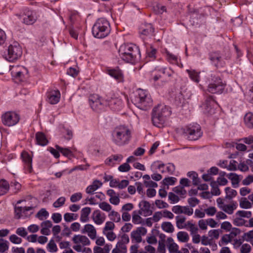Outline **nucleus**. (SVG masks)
I'll list each match as a JSON object with an SVG mask.
<instances>
[{"mask_svg":"<svg viewBox=\"0 0 253 253\" xmlns=\"http://www.w3.org/2000/svg\"><path fill=\"white\" fill-rule=\"evenodd\" d=\"M170 108L165 105H159L153 109L152 121L154 126L161 127L165 123L167 118L171 115Z\"/></svg>","mask_w":253,"mask_h":253,"instance_id":"1","label":"nucleus"},{"mask_svg":"<svg viewBox=\"0 0 253 253\" xmlns=\"http://www.w3.org/2000/svg\"><path fill=\"white\" fill-rule=\"evenodd\" d=\"M112 141L118 146L127 144L131 138V131L125 126H120L114 128L112 133Z\"/></svg>","mask_w":253,"mask_h":253,"instance_id":"2","label":"nucleus"},{"mask_svg":"<svg viewBox=\"0 0 253 253\" xmlns=\"http://www.w3.org/2000/svg\"><path fill=\"white\" fill-rule=\"evenodd\" d=\"M132 102L138 108L146 110L152 105V100L146 90L139 89L137 94L132 99Z\"/></svg>","mask_w":253,"mask_h":253,"instance_id":"3","label":"nucleus"},{"mask_svg":"<svg viewBox=\"0 0 253 253\" xmlns=\"http://www.w3.org/2000/svg\"><path fill=\"white\" fill-rule=\"evenodd\" d=\"M111 31L110 24L105 18L98 19L94 24L92 33L94 37L101 39L107 36Z\"/></svg>","mask_w":253,"mask_h":253,"instance_id":"4","label":"nucleus"},{"mask_svg":"<svg viewBox=\"0 0 253 253\" xmlns=\"http://www.w3.org/2000/svg\"><path fill=\"white\" fill-rule=\"evenodd\" d=\"M121 58L128 63L133 64L138 54L137 48L134 45L124 44L122 45L119 50Z\"/></svg>","mask_w":253,"mask_h":253,"instance_id":"5","label":"nucleus"},{"mask_svg":"<svg viewBox=\"0 0 253 253\" xmlns=\"http://www.w3.org/2000/svg\"><path fill=\"white\" fill-rule=\"evenodd\" d=\"M211 83L209 84L207 90L211 93H222L226 84L219 77L211 75Z\"/></svg>","mask_w":253,"mask_h":253,"instance_id":"6","label":"nucleus"},{"mask_svg":"<svg viewBox=\"0 0 253 253\" xmlns=\"http://www.w3.org/2000/svg\"><path fill=\"white\" fill-rule=\"evenodd\" d=\"M22 54V48L18 42H14L8 46L5 58L10 62H13L18 59Z\"/></svg>","mask_w":253,"mask_h":253,"instance_id":"7","label":"nucleus"},{"mask_svg":"<svg viewBox=\"0 0 253 253\" xmlns=\"http://www.w3.org/2000/svg\"><path fill=\"white\" fill-rule=\"evenodd\" d=\"M183 132L190 140H196L202 134L201 126L197 124L190 125L184 128Z\"/></svg>","mask_w":253,"mask_h":253,"instance_id":"8","label":"nucleus"},{"mask_svg":"<svg viewBox=\"0 0 253 253\" xmlns=\"http://www.w3.org/2000/svg\"><path fill=\"white\" fill-rule=\"evenodd\" d=\"M10 71L12 79L15 82L24 81L28 74L27 69L22 66H12Z\"/></svg>","mask_w":253,"mask_h":253,"instance_id":"9","label":"nucleus"},{"mask_svg":"<svg viewBox=\"0 0 253 253\" xmlns=\"http://www.w3.org/2000/svg\"><path fill=\"white\" fill-rule=\"evenodd\" d=\"M20 119L18 114L14 112L9 111L1 116L2 124L7 126H12L18 123Z\"/></svg>","mask_w":253,"mask_h":253,"instance_id":"10","label":"nucleus"},{"mask_svg":"<svg viewBox=\"0 0 253 253\" xmlns=\"http://www.w3.org/2000/svg\"><path fill=\"white\" fill-rule=\"evenodd\" d=\"M216 106V104L211 96L208 97L202 105L204 113L209 115L215 113Z\"/></svg>","mask_w":253,"mask_h":253,"instance_id":"11","label":"nucleus"},{"mask_svg":"<svg viewBox=\"0 0 253 253\" xmlns=\"http://www.w3.org/2000/svg\"><path fill=\"white\" fill-rule=\"evenodd\" d=\"M89 104L92 109L99 112L103 108V103L97 94H92L89 97Z\"/></svg>","mask_w":253,"mask_h":253,"instance_id":"12","label":"nucleus"},{"mask_svg":"<svg viewBox=\"0 0 253 253\" xmlns=\"http://www.w3.org/2000/svg\"><path fill=\"white\" fill-rule=\"evenodd\" d=\"M109 106L114 110H119L122 105V99L118 95H113V96L107 97L106 99Z\"/></svg>","mask_w":253,"mask_h":253,"instance_id":"13","label":"nucleus"},{"mask_svg":"<svg viewBox=\"0 0 253 253\" xmlns=\"http://www.w3.org/2000/svg\"><path fill=\"white\" fill-rule=\"evenodd\" d=\"M21 157L24 163V169L27 172L31 173L33 171L32 157L28 152L23 151L21 153Z\"/></svg>","mask_w":253,"mask_h":253,"instance_id":"14","label":"nucleus"},{"mask_svg":"<svg viewBox=\"0 0 253 253\" xmlns=\"http://www.w3.org/2000/svg\"><path fill=\"white\" fill-rule=\"evenodd\" d=\"M172 211L175 214L183 213L190 216L193 213V209L189 206H174L172 208Z\"/></svg>","mask_w":253,"mask_h":253,"instance_id":"15","label":"nucleus"},{"mask_svg":"<svg viewBox=\"0 0 253 253\" xmlns=\"http://www.w3.org/2000/svg\"><path fill=\"white\" fill-rule=\"evenodd\" d=\"M140 210L139 212L140 214H143L145 216L151 215L153 211L151 209L150 204L146 201H142L139 204Z\"/></svg>","mask_w":253,"mask_h":253,"instance_id":"16","label":"nucleus"},{"mask_svg":"<svg viewBox=\"0 0 253 253\" xmlns=\"http://www.w3.org/2000/svg\"><path fill=\"white\" fill-rule=\"evenodd\" d=\"M37 19V18L35 12L31 10H27L25 13L23 22L26 25H32L36 21Z\"/></svg>","mask_w":253,"mask_h":253,"instance_id":"17","label":"nucleus"},{"mask_svg":"<svg viewBox=\"0 0 253 253\" xmlns=\"http://www.w3.org/2000/svg\"><path fill=\"white\" fill-rule=\"evenodd\" d=\"M154 32V28L150 23L142 24L139 28V33L145 36H152Z\"/></svg>","mask_w":253,"mask_h":253,"instance_id":"18","label":"nucleus"},{"mask_svg":"<svg viewBox=\"0 0 253 253\" xmlns=\"http://www.w3.org/2000/svg\"><path fill=\"white\" fill-rule=\"evenodd\" d=\"M60 93L59 90H53L47 94V101L51 104H55L59 101Z\"/></svg>","mask_w":253,"mask_h":253,"instance_id":"19","label":"nucleus"},{"mask_svg":"<svg viewBox=\"0 0 253 253\" xmlns=\"http://www.w3.org/2000/svg\"><path fill=\"white\" fill-rule=\"evenodd\" d=\"M82 232V233H87L88 236L91 239H94L96 236V230L94 226L91 224H86Z\"/></svg>","mask_w":253,"mask_h":253,"instance_id":"20","label":"nucleus"},{"mask_svg":"<svg viewBox=\"0 0 253 253\" xmlns=\"http://www.w3.org/2000/svg\"><path fill=\"white\" fill-rule=\"evenodd\" d=\"M72 240L75 244L81 243L83 246L89 245L90 243L87 237L81 235H75L73 237Z\"/></svg>","mask_w":253,"mask_h":253,"instance_id":"21","label":"nucleus"},{"mask_svg":"<svg viewBox=\"0 0 253 253\" xmlns=\"http://www.w3.org/2000/svg\"><path fill=\"white\" fill-rule=\"evenodd\" d=\"M92 219L93 221L98 225L101 224L105 219V216L103 214L102 216L99 210H95L92 213Z\"/></svg>","mask_w":253,"mask_h":253,"instance_id":"22","label":"nucleus"},{"mask_svg":"<svg viewBox=\"0 0 253 253\" xmlns=\"http://www.w3.org/2000/svg\"><path fill=\"white\" fill-rule=\"evenodd\" d=\"M167 246L169 253H180L178 246L173 242L172 238L169 237L167 239Z\"/></svg>","mask_w":253,"mask_h":253,"instance_id":"23","label":"nucleus"},{"mask_svg":"<svg viewBox=\"0 0 253 253\" xmlns=\"http://www.w3.org/2000/svg\"><path fill=\"white\" fill-rule=\"evenodd\" d=\"M107 72L110 76L119 81L123 80V74L119 68L108 69Z\"/></svg>","mask_w":253,"mask_h":253,"instance_id":"24","label":"nucleus"},{"mask_svg":"<svg viewBox=\"0 0 253 253\" xmlns=\"http://www.w3.org/2000/svg\"><path fill=\"white\" fill-rule=\"evenodd\" d=\"M102 185V183L100 181L95 180L93 182L91 185L88 186L86 188L85 192L88 194L92 195L94 194V191L101 186Z\"/></svg>","mask_w":253,"mask_h":253,"instance_id":"25","label":"nucleus"},{"mask_svg":"<svg viewBox=\"0 0 253 253\" xmlns=\"http://www.w3.org/2000/svg\"><path fill=\"white\" fill-rule=\"evenodd\" d=\"M36 139L37 144L41 146H45L48 143V140L43 132H37L36 134Z\"/></svg>","mask_w":253,"mask_h":253,"instance_id":"26","label":"nucleus"},{"mask_svg":"<svg viewBox=\"0 0 253 253\" xmlns=\"http://www.w3.org/2000/svg\"><path fill=\"white\" fill-rule=\"evenodd\" d=\"M176 225L178 229L187 228L186 223H184L186 218L183 215H177L175 217Z\"/></svg>","mask_w":253,"mask_h":253,"instance_id":"27","label":"nucleus"},{"mask_svg":"<svg viewBox=\"0 0 253 253\" xmlns=\"http://www.w3.org/2000/svg\"><path fill=\"white\" fill-rule=\"evenodd\" d=\"M91 212V208L85 207L81 210L80 220L83 222H87L88 220V215Z\"/></svg>","mask_w":253,"mask_h":253,"instance_id":"28","label":"nucleus"},{"mask_svg":"<svg viewBox=\"0 0 253 253\" xmlns=\"http://www.w3.org/2000/svg\"><path fill=\"white\" fill-rule=\"evenodd\" d=\"M33 209L32 206L29 207H16L15 208V212L17 218H20L22 216V213H24L26 211H30Z\"/></svg>","mask_w":253,"mask_h":253,"instance_id":"29","label":"nucleus"},{"mask_svg":"<svg viewBox=\"0 0 253 253\" xmlns=\"http://www.w3.org/2000/svg\"><path fill=\"white\" fill-rule=\"evenodd\" d=\"M244 122L248 128H253V113H247L244 117Z\"/></svg>","mask_w":253,"mask_h":253,"instance_id":"30","label":"nucleus"},{"mask_svg":"<svg viewBox=\"0 0 253 253\" xmlns=\"http://www.w3.org/2000/svg\"><path fill=\"white\" fill-rule=\"evenodd\" d=\"M9 188V185L6 180L3 179L0 180V196L7 193Z\"/></svg>","mask_w":253,"mask_h":253,"instance_id":"31","label":"nucleus"},{"mask_svg":"<svg viewBox=\"0 0 253 253\" xmlns=\"http://www.w3.org/2000/svg\"><path fill=\"white\" fill-rule=\"evenodd\" d=\"M237 208L236 203H232L231 205H224L223 207H221V210L227 213L228 214H231L233 213V211Z\"/></svg>","mask_w":253,"mask_h":253,"instance_id":"32","label":"nucleus"},{"mask_svg":"<svg viewBox=\"0 0 253 253\" xmlns=\"http://www.w3.org/2000/svg\"><path fill=\"white\" fill-rule=\"evenodd\" d=\"M161 227L163 230L168 233H172L174 230L173 225L170 222H163Z\"/></svg>","mask_w":253,"mask_h":253,"instance_id":"33","label":"nucleus"},{"mask_svg":"<svg viewBox=\"0 0 253 253\" xmlns=\"http://www.w3.org/2000/svg\"><path fill=\"white\" fill-rule=\"evenodd\" d=\"M232 239L233 238L230 234H224L222 236L220 240L219 241V245L222 246L224 245H227L232 241Z\"/></svg>","mask_w":253,"mask_h":253,"instance_id":"34","label":"nucleus"},{"mask_svg":"<svg viewBox=\"0 0 253 253\" xmlns=\"http://www.w3.org/2000/svg\"><path fill=\"white\" fill-rule=\"evenodd\" d=\"M187 72L192 80L197 83L199 82V73L196 72L195 70H187Z\"/></svg>","mask_w":253,"mask_h":253,"instance_id":"35","label":"nucleus"},{"mask_svg":"<svg viewBox=\"0 0 253 253\" xmlns=\"http://www.w3.org/2000/svg\"><path fill=\"white\" fill-rule=\"evenodd\" d=\"M187 175L191 178L193 181V184L194 185H198L200 183V179L198 178V174L195 171H189Z\"/></svg>","mask_w":253,"mask_h":253,"instance_id":"36","label":"nucleus"},{"mask_svg":"<svg viewBox=\"0 0 253 253\" xmlns=\"http://www.w3.org/2000/svg\"><path fill=\"white\" fill-rule=\"evenodd\" d=\"M108 216L112 221L115 222H119L121 219L120 214L115 211H111L109 213Z\"/></svg>","mask_w":253,"mask_h":253,"instance_id":"37","label":"nucleus"},{"mask_svg":"<svg viewBox=\"0 0 253 253\" xmlns=\"http://www.w3.org/2000/svg\"><path fill=\"white\" fill-rule=\"evenodd\" d=\"M140 215L141 214L139 212V211H133L132 221L134 224H138L141 222L142 218Z\"/></svg>","mask_w":253,"mask_h":253,"instance_id":"38","label":"nucleus"},{"mask_svg":"<svg viewBox=\"0 0 253 253\" xmlns=\"http://www.w3.org/2000/svg\"><path fill=\"white\" fill-rule=\"evenodd\" d=\"M177 237L179 241L181 242H187L189 240L188 233L184 231H179L177 234Z\"/></svg>","mask_w":253,"mask_h":253,"instance_id":"39","label":"nucleus"},{"mask_svg":"<svg viewBox=\"0 0 253 253\" xmlns=\"http://www.w3.org/2000/svg\"><path fill=\"white\" fill-rule=\"evenodd\" d=\"M187 229H188L191 235L197 234L198 231V227L194 224H193L190 221H188L186 222Z\"/></svg>","mask_w":253,"mask_h":253,"instance_id":"40","label":"nucleus"},{"mask_svg":"<svg viewBox=\"0 0 253 253\" xmlns=\"http://www.w3.org/2000/svg\"><path fill=\"white\" fill-rule=\"evenodd\" d=\"M78 217V214L73 213H66L64 215V220L67 222H70L73 220H76Z\"/></svg>","mask_w":253,"mask_h":253,"instance_id":"41","label":"nucleus"},{"mask_svg":"<svg viewBox=\"0 0 253 253\" xmlns=\"http://www.w3.org/2000/svg\"><path fill=\"white\" fill-rule=\"evenodd\" d=\"M228 178L232 181V184L234 187H236L235 185L238 184L239 182V178L238 175L234 173H230L228 175Z\"/></svg>","mask_w":253,"mask_h":253,"instance_id":"42","label":"nucleus"},{"mask_svg":"<svg viewBox=\"0 0 253 253\" xmlns=\"http://www.w3.org/2000/svg\"><path fill=\"white\" fill-rule=\"evenodd\" d=\"M226 194V198L231 199L233 197H235L237 194V191L234 189H232L230 187H226L225 189Z\"/></svg>","mask_w":253,"mask_h":253,"instance_id":"43","label":"nucleus"},{"mask_svg":"<svg viewBox=\"0 0 253 253\" xmlns=\"http://www.w3.org/2000/svg\"><path fill=\"white\" fill-rule=\"evenodd\" d=\"M252 214V213L251 211H239L235 214L236 216H239L242 218V217L250 218Z\"/></svg>","mask_w":253,"mask_h":253,"instance_id":"44","label":"nucleus"},{"mask_svg":"<svg viewBox=\"0 0 253 253\" xmlns=\"http://www.w3.org/2000/svg\"><path fill=\"white\" fill-rule=\"evenodd\" d=\"M8 242L3 239H0V253H4L8 250Z\"/></svg>","mask_w":253,"mask_h":253,"instance_id":"45","label":"nucleus"},{"mask_svg":"<svg viewBox=\"0 0 253 253\" xmlns=\"http://www.w3.org/2000/svg\"><path fill=\"white\" fill-rule=\"evenodd\" d=\"M211 193L214 195H219L220 194V190L218 187L217 184L215 181H212L211 183Z\"/></svg>","mask_w":253,"mask_h":253,"instance_id":"46","label":"nucleus"},{"mask_svg":"<svg viewBox=\"0 0 253 253\" xmlns=\"http://www.w3.org/2000/svg\"><path fill=\"white\" fill-rule=\"evenodd\" d=\"M48 212L44 209H42L37 213L36 216L40 220H42L44 218H46L48 216Z\"/></svg>","mask_w":253,"mask_h":253,"instance_id":"47","label":"nucleus"},{"mask_svg":"<svg viewBox=\"0 0 253 253\" xmlns=\"http://www.w3.org/2000/svg\"><path fill=\"white\" fill-rule=\"evenodd\" d=\"M240 206L243 209H250L252 208V204L246 198H242L240 201Z\"/></svg>","mask_w":253,"mask_h":253,"instance_id":"48","label":"nucleus"},{"mask_svg":"<svg viewBox=\"0 0 253 253\" xmlns=\"http://www.w3.org/2000/svg\"><path fill=\"white\" fill-rule=\"evenodd\" d=\"M55 147L65 156L68 157L72 155L71 151L68 148H63L58 145H56Z\"/></svg>","mask_w":253,"mask_h":253,"instance_id":"49","label":"nucleus"},{"mask_svg":"<svg viewBox=\"0 0 253 253\" xmlns=\"http://www.w3.org/2000/svg\"><path fill=\"white\" fill-rule=\"evenodd\" d=\"M99 207L105 211H110L112 210L111 206L106 202H103L99 204Z\"/></svg>","mask_w":253,"mask_h":253,"instance_id":"50","label":"nucleus"},{"mask_svg":"<svg viewBox=\"0 0 253 253\" xmlns=\"http://www.w3.org/2000/svg\"><path fill=\"white\" fill-rule=\"evenodd\" d=\"M176 181V178L174 177H169L164 178L163 183L165 185H172Z\"/></svg>","mask_w":253,"mask_h":253,"instance_id":"51","label":"nucleus"},{"mask_svg":"<svg viewBox=\"0 0 253 253\" xmlns=\"http://www.w3.org/2000/svg\"><path fill=\"white\" fill-rule=\"evenodd\" d=\"M208 234L209 236L211 238V240L213 239H217L219 236V230H211L209 231Z\"/></svg>","mask_w":253,"mask_h":253,"instance_id":"52","label":"nucleus"},{"mask_svg":"<svg viewBox=\"0 0 253 253\" xmlns=\"http://www.w3.org/2000/svg\"><path fill=\"white\" fill-rule=\"evenodd\" d=\"M47 248L50 252H56L58 250L57 247L53 240H50L47 244Z\"/></svg>","mask_w":253,"mask_h":253,"instance_id":"53","label":"nucleus"},{"mask_svg":"<svg viewBox=\"0 0 253 253\" xmlns=\"http://www.w3.org/2000/svg\"><path fill=\"white\" fill-rule=\"evenodd\" d=\"M65 200V197H61L53 203V206L56 208H59L64 204Z\"/></svg>","mask_w":253,"mask_h":253,"instance_id":"54","label":"nucleus"},{"mask_svg":"<svg viewBox=\"0 0 253 253\" xmlns=\"http://www.w3.org/2000/svg\"><path fill=\"white\" fill-rule=\"evenodd\" d=\"M131 238L135 240L137 243H140L142 241L141 236L136 230L133 231L131 233Z\"/></svg>","mask_w":253,"mask_h":253,"instance_id":"55","label":"nucleus"},{"mask_svg":"<svg viewBox=\"0 0 253 253\" xmlns=\"http://www.w3.org/2000/svg\"><path fill=\"white\" fill-rule=\"evenodd\" d=\"M155 204L159 209H164L169 207V205L167 203L160 200H156L155 202Z\"/></svg>","mask_w":253,"mask_h":253,"instance_id":"56","label":"nucleus"},{"mask_svg":"<svg viewBox=\"0 0 253 253\" xmlns=\"http://www.w3.org/2000/svg\"><path fill=\"white\" fill-rule=\"evenodd\" d=\"M115 228V224L112 221H107L105 224V226L103 228V232L105 234V231L108 230H112Z\"/></svg>","mask_w":253,"mask_h":253,"instance_id":"57","label":"nucleus"},{"mask_svg":"<svg viewBox=\"0 0 253 253\" xmlns=\"http://www.w3.org/2000/svg\"><path fill=\"white\" fill-rule=\"evenodd\" d=\"M9 240L13 244H19L22 242V239L16 235L13 234L9 237Z\"/></svg>","mask_w":253,"mask_h":253,"instance_id":"58","label":"nucleus"},{"mask_svg":"<svg viewBox=\"0 0 253 253\" xmlns=\"http://www.w3.org/2000/svg\"><path fill=\"white\" fill-rule=\"evenodd\" d=\"M130 169V166L126 162L120 165L118 168L119 170L121 172L128 171Z\"/></svg>","mask_w":253,"mask_h":253,"instance_id":"59","label":"nucleus"},{"mask_svg":"<svg viewBox=\"0 0 253 253\" xmlns=\"http://www.w3.org/2000/svg\"><path fill=\"white\" fill-rule=\"evenodd\" d=\"M246 221L239 216H236L233 220V224L238 226H241L245 224Z\"/></svg>","mask_w":253,"mask_h":253,"instance_id":"60","label":"nucleus"},{"mask_svg":"<svg viewBox=\"0 0 253 253\" xmlns=\"http://www.w3.org/2000/svg\"><path fill=\"white\" fill-rule=\"evenodd\" d=\"M251 251V246L248 244H244L241 247L240 253H250Z\"/></svg>","mask_w":253,"mask_h":253,"instance_id":"61","label":"nucleus"},{"mask_svg":"<svg viewBox=\"0 0 253 253\" xmlns=\"http://www.w3.org/2000/svg\"><path fill=\"white\" fill-rule=\"evenodd\" d=\"M82 198V194L81 193H76L73 194L70 197V200L72 202L75 203L76 202L80 200H81Z\"/></svg>","mask_w":253,"mask_h":253,"instance_id":"62","label":"nucleus"},{"mask_svg":"<svg viewBox=\"0 0 253 253\" xmlns=\"http://www.w3.org/2000/svg\"><path fill=\"white\" fill-rule=\"evenodd\" d=\"M199 200L195 197L190 198L188 200V203L190 206V208H192V207H195L199 203Z\"/></svg>","mask_w":253,"mask_h":253,"instance_id":"63","label":"nucleus"},{"mask_svg":"<svg viewBox=\"0 0 253 253\" xmlns=\"http://www.w3.org/2000/svg\"><path fill=\"white\" fill-rule=\"evenodd\" d=\"M243 240H246L247 241H250L251 239L253 238V230L250 231L247 233H244V235L242 236Z\"/></svg>","mask_w":253,"mask_h":253,"instance_id":"64","label":"nucleus"}]
</instances>
